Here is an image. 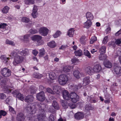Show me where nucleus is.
Returning <instances> with one entry per match:
<instances>
[{
	"instance_id": "bf43d9fd",
	"label": "nucleus",
	"mask_w": 121,
	"mask_h": 121,
	"mask_svg": "<svg viewBox=\"0 0 121 121\" xmlns=\"http://www.w3.org/2000/svg\"><path fill=\"white\" fill-rule=\"evenodd\" d=\"M49 121H54V118L52 115H51L49 117Z\"/></svg>"
},
{
	"instance_id": "6e6552de",
	"label": "nucleus",
	"mask_w": 121,
	"mask_h": 121,
	"mask_svg": "<svg viewBox=\"0 0 121 121\" xmlns=\"http://www.w3.org/2000/svg\"><path fill=\"white\" fill-rule=\"evenodd\" d=\"M62 93L63 97L65 99L68 100L70 99V94H69L67 91L64 90Z\"/></svg>"
},
{
	"instance_id": "603ef678",
	"label": "nucleus",
	"mask_w": 121,
	"mask_h": 121,
	"mask_svg": "<svg viewBox=\"0 0 121 121\" xmlns=\"http://www.w3.org/2000/svg\"><path fill=\"white\" fill-rule=\"evenodd\" d=\"M108 37L106 36L105 37L103 41V43L104 44H106L108 41Z\"/></svg>"
},
{
	"instance_id": "69168bd1",
	"label": "nucleus",
	"mask_w": 121,
	"mask_h": 121,
	"mask_svg": "<svg viewBox=\"0 0 121 121\" xmlns=\"http://www.w3.org/2000/svg\"><path fill=\"white\" fill-rule=\"evenodd\" d=\"M66 48V46L62 45L61 46V47H60L59 48L60 49H62L64 50Z\"/></svg>"
},
{
	"instance_id": "3c124183",
	"label": "nucleus",
	"mask_w": 121,
	"mask_h": 121,
	"mask_svg": "<svg viewBox=\"0 0 121 121\" xmlns=\"http://www.w3.org/2000/svg\"><path fill=\"white\" fill-rule=\"evenodd\" d=\"M7 114V112L4 111L3 110H0V114L2 116H5Z\"/></svg>"
},
{
	"instance_id": "6e6d98bb",
	"label": "nucleus",
	"mask_w": 121,
	"mask_h": 121,
	"mask_svg": "<svg viewBox=\"0 0 121 121\" xmlns=\"http://www.w3.org/2000/svg\"><path fill=\"white\" fill-rule=\"evenodd\" d=\"M115 43L117 45H119L121 43V39H116L115 41Z\"/></svg>"
},
{
	"instance_id": "a18cd8bd",
	"label": "nucleus",
	"mask_w": 121,
	"mask_h": 121,
	"mask_svg": "<svg viewBox=\"0 0 121 121\" xmlns=\"http://www.w3.org/2000/svg\"><path fill=\"white\" fill-rule=\"evenodd\" d=\"M30 33L31 34H35L37 33L38 30L37 29H31L29 31Z\"/></svg>"
},
{
	"instance_id": "cd10ccee",
	"label": "nucleus",
	"mask_w": 121,
	"mask_h": 121,
	"mask_svg": "<svg viewBox=\"0 0 121 121\" xmlns=\"http://www.w3.org/2000/svg\"><path fill=\"white\" fill-rule=\"evenodd\" d=\"M86 37L85 36H82L80 38V42L82 44L85 45L86 44Z\"/></svg>"
},
{
	"instance_id": "774afa93",
	"label": "nucleus",
	"mask_w": 121,
	"mask_h": 121,
	"mask_svg": "<svg viewBox=\"0 0 121 121\" xmlns=\"http://www.w3.org/2000/svg\"><path fill=\"white\" fill-rule=\"evenodd\" d=\"M19 38L22 41H24L23 36H20L19 37Z\"/></svg>"
},
{
	"instance_id": "8fccbe9b",
	"label": "nucleus",
	"mask_w": 121,
	"mask_h": 121,
	"mask_svg": "<svg viewBox=\"0 0 121 121\" xmlns=\"http://www.w3.org/2000/svg\"><path fill=\"white\" fill-rule=\"evenodd\" d=\"M6 96L5 94L3 93L0 94V99H4L6 98Z\"/></svg>"
},
{
	"instance_id": "e433bc0d",
	"label": "nucleus",
	"mask_w": 121,
	"mask_h": 121,
	"mask_svg": "<svg viewBox=\"0 0 121 121\" xmlns=\"http://www.w3.org/2000/svg\"><path fill=\"white\" fill-rule=\"evenodd\" d=\"M61 32L59 30H57L56 32L54 34L53 36L54 38H56L60 36L61 34Z\"/></svg>"
},
{
	"instance_id": "4d7b16f0",
	"label": "nucleus",
	"mask_w": 121,
	"mask_h": 121,
	"mask_svg": "<svg viewBox=\"0 0 121 121\" xmlns=\"http://www.w3.org/2000/svg\"><path fill=\"white\" fill-rule=\"evenodd\" d=\"M9 110L10 112L12 113H14L15 112L14 109L11 106H9Z\"/></svg>"
},
{
	"instance_id": "0eeeda50",
	"label": "nucleus",
	"mask_w": 121,
	"mask_h": 121,
	"mask_svg": "<svg viewBox=\"0 0 121 121\" xmlns=\"http://www.w3.org/2000/svg\"><path fill=\"white\" fill-rule=\"evenodd\" d=\"M36 97L37 99L41 102L43 101L45 99L44 93L43 91L38 93L36 95Z\"/></svg>"
},
{
	"instance_id": "f3484780",
	"label": "nucleus",
	"mask_w": 121,
	"mask_h": 121,
	"mask_svg": "<svg viewBox=\"0 0 121 121\" xmlns=\"http://www.w3.org/2000/svg\"><path fill=\"white\" fill-rule=\"evenodd\" d=\"M18 54H20L21 55L25 56L28 54L29 53V51L27 49H26L20 52L17 51Z\"/></svg>"
},
{
	"instance_id": "f704fd0d",
	"label": "nucleus",
	"mask_w": 121,
	"mask_h": 121,
	"mask_svg": "<svg viewBox=\"0 0 121 121\" xmlns=\"http://www.w3.org/2000/svg\"><path fill=\"white\" fill-rule=\"evenodd\" d=\"M24 2L26 4H33L35 3L34 0H25Z\"/></svg>"
},
{
	"instance_id": "338daca9",
	"label": "nucleus",
	"mask_w": 121,
	"mask_h": 121,
	"mask_svg": "<svg viewBox=\"0 0 121 121\" xmlns=\"http://www.w3.org/2000/svg\"><path fill=\"white\" fill-rule=\"evenodd\" d=\"M43 105H40L39 106V109L40 110H42V112H43L44 111L43 108H42L41 107H42V106Z\"/></svg>"
},
{
	"instance_id": "ddd939ff",
	"label": "nucleus",
	"mask_w": 121,
	"mask_h": 121,
	"mask_svg": "<svg viewBox=\"0 0 121 121\" xmlns=\"http://www.w3.org/2000/svg\"><path fill=\"white\" fill-rule=\"evenodd\" d=\"M94 72H99L102 69L101 65L99 64L95 65L93 68Z\"/></svg>"
},
{
	"instance_id": "9b49d317",
	"label": "nucleus",
	"mask_w": 121,
	"mask_h": 121,
	"mask_svg": "<svg viewBox=\"0 0 121 121\" xmlns=\"http://www.w3.org/2000/svg\"><path fill=\"white\" fill-rule=\"evenodd\" d=\"M84 117V115L83 113L79 112L75 114V117L77 120H80L83 118Z\"/></svg>"
},
{
	"instance_id": "49530a36",
	"label": "nucleus",
	"mask_w": 121,
	"mask_h": 121,
	"mask_svg": "<svg viewBox=\"0 0 121 121\" xmlns=\"http://www.w3.org/2000/svg\"><path fill=\"white\" fill-rule=\"evenodd\" d=\"M97 40V38L95 36H93L91 38L90 43V44H92L93 43L95 42Z\"/></svg>"
},
{
	"instance_id": "39448f33",
	"label": "nucleus",
	"mask_w": 121,
	"mask_h": 121,
	"mask_svg": "<svg viewBox=\"0 0 121 121\" xmlns=\"http://www.w3.org/2000/svg\"><path fill=\"white\" fill-rule=\"evenodd\" d=\"M70 99L74 103H76L79 101V96L75 93L71 92L70 93Z\"/></svg>"
},
{
	"instance_id": "2f4dec72",
	"label": "nucleus",
	"mask_w": 121,
	"mask_h": 121,
	"mask_svg": "<svg viewBox=\"0 0 121 121\" xmlns=\"http://www.w3.org/2000/svg\"><path fill=\"white\" fill-rule=\"evenodd\" d=\"M105 66L108 68H111L112 67V63L109 61H106L104 62Z\"/></svg>"
},
{
	"instance_id": "f257e3e1",
	"label": "nucleus",
	"mask_w": 121,
	"mask_h": 121,
	"mask_svg": "<svg viewBox=\"0 0 121 121\" xmlns=\"http://www.w3.org/2000/svg\"><path fill=\"white\" fill-rule=\"evenodd\" d=\"M25 110L27 112H29V115L27 116L29 120H34V121H44L46 118V116L43 114H40L38 115L37 116H35L32 115V114L35 112L36 110V107L35 106L31 107L30 105H28Z\"/></svg>"
},
{
	"instance_id": "72a5a7b5",
	"label": "nucleus",
	"mask_w": 121,
	"mask_h": 121,
	"mask_svg": "<svg viewBox=\"0 0 121 121\" xmlns=\"http://www.w3.org/2000/svg\"><path fill=\"white\" fill-rule=\"evenodd\" d=\"M33 76L35 78H40L42 77L43 75L40 73H35L33 74Z\"/></svg>"
},
{
	"instance_id": "58836bf2",
	"label": "nucleus",
	"mask_w": 121,
	"mask_h": 121,
	"mask_svg": "<svg viewBox=\"0 0 121 121\" xmlns=\"http://www.w3.org/2000/svg\"><path fill=\"white\" fill-rule=\"evenodd\" d=\"M61 104L62 106L65 108H67L69 105V104L67 103L66 101L64 100L62 101Z\"/></svg>"
},
{
	"instance_id": "9d476101",
	"label": "nucleus",
	"mask_w": 121,
	"mask_h": 121,
	"mask_svg": "<svg viewBox=\"0 0 121 121\" xmlns=\"http://www.w3.org/2000/svg\"><path fill=\"white\" fill-rule=\"evenodd\" d=\"M37 10L38 9L37 6L35 5H34L32 10V12L31 13V15L34 18H36L38 16Z\"/></svg>"
},
{
	"instance_id": "f03ea898",
	"label": "nucleus",
	"mask_w": 121,
	"mask_h": 121,
	"mask_svg": "<svg viewBox=\"0 0 121 121\" xmlns=\"http://www.w3.org/2000/svg\"><path fill=\"white\" fill-rule=\"evenodd\" d=\"M17 50H15L13 52L10 54V56L12 58H14L13 64L16 66L22 62L23 58L22 56H19Z\"/></svg>"
},
{
	"instance_id": "6ab92c4d",
	"label": "nucleus",
	"mask_w": 121,
	"mask_h": 121,
	"mask_svg": "<svg viewBox=\"0 0 121 121\" xmlns=\"http://www.w3.org/2000/svg\"><path fill=\"white\" fill-rule=\"evenodd\" d=\"M90 82V77H86L83 79V86H85L88 84Z\"/></svg>"
},
{
	"instance_id": "052dcab7",
	"label": "nucleus",
	"mask_w": 121,
	"mask_h": 121,
	"mask_svg": "<svg viewBox=\"0 0 121 121\" xmlns=\"http://www.w3.org/2000/svg\"><path fill=\"white\" fill-rule=\"evenodd\" d=\"M71 60L73 63H75L76 62L78 61V60L77 58H74L73 59H72Z\"/></svg>"
},
{
	"instance_id": "a878e982",
	"label": "nucleus",
	"mask_w": 121,
	"mask_h": 121,
	"mask_svg": "<svg viewBox=\"0 0 121 121\" xmlns=\"http://www.w3.org/2000/svg\"><path fill=\"white\" fill-rule=\"evenodd\" d=\"M16 97L22 101H23L24 100V95L20 93H19L17 94Z\"/></svg>"
},
{
	"instance_id": "a19ab883",
	"label": "nucleus",
	"mask_w": 121,
	"mask_h": 121,
	"mask_svg": "<svg viewBox=\"0 0 121 121\" xmlns=\"http://www.w3.org/2000/svg\"><path fill=\"white\" fill-rule=\"evenodd\" d=\"M45 53V52L43 48L40 49L39 50V56L40 57H42L44 55Z\"/></svg>"
},
{
	"instance_id": "aec40b11",
	"label": "nucleus",
	"mask_w": 121,
	"mask_h": 121,
	"mask_svg": "<svg viewBox=\"0 0 121 121\" xmlns=\"http://www.w3.org/2000/svg\"><path fill=\"white\" fill-rule=\"evenodd\" d=\"M53 91L55 94H58L60 93L59 90L60 89V87L57 85H55L53 86Z\"/></svg>"
},
{
	"instance_id": "412c9836",
	"label": "nucleus",
	"mask_w": 121,
	"mask_h": 121,
	"mask_svg": "<svg viewBox=\"0 0 121 121\" xmlns=\"http://www.w3.org/2000/svg\"><path fill=\"white\" fill-rule=\"evenodd\" d=\"M91 21L89 20H87L84 23V27L88 28L91 27L92 25Z\"/></svg>"
},
{
	"instance_id": "c9c22d12",
	"label": "nucleus",
	"mask_w": 121,
	"mask_h": 121,
	"mask_svg": "<svg viewBox=\"0 0 121 121\" xmlns=\"http://www.w3.org/2000/svg\"><path fill=\"white\" fill-rule=\"evenodd\" d=\"M52 105L55 109H58L59 108V106L57 103L55 101H53Z\"/></svg>"
},
{
	"instance_id": "0e129e2a",
	"label": "nucleus",
	"mask_w": 121,
	"mask_h": 121,
	"mask_svg": "<svg viewBox=\"0 0 121 121\" xmlns=\"http://www.w3.org/2000/svg\"><path fill=\"white\" fill-rule=\"evenodd\" d=\"M111 28L110 27H109L107 28L106 30V31L107 32V33H108L110 32L111 31Z\"/></svg>"
},
{
	"instance_id": "c03bdc74",
	"label": "nucleus",
	"mask_w": 121,
	"mask_h": 121,
	"mask_svg": "<svg viewBox=\"0 0 121 121\" xmlns=\"http://www.w3.org/2000/svg\"><path fill=\"white\" fill-rule=\"evenodd\" d=\"M6 43L7 44H9L12 46H14L15 44V43L13 41H10L8 39L6 40Z\"/></svg>"
},
{
	"instance_id": "f8f14e48",
	"label": "nucleus",
	"mask_w": 121,
	"mask_h": 121,
	"mask_svg": "<svg viewBox=\"0 0 121 121\" xmlns=\"http://www.w3.org/2000/svg\"><path fill=\"white\" fill-rule=\"evenodd\" d=\"M25 119V116L22 113L18 114L17 117V121H24Z\"/></svg>"
},
{
	"instance_id": "2eb2a0df",
	"label": "nucleus",
	"mask_w": 121,
	"mask_h": 121,
	"mask_svg": "<svg viewBox=\"0 0 121 121\" xmlns=\"http://www.w3.org/2000/svg\"><path fill=\"white\" fill-rule=\"evenodd\" d=\"M73 67L69 65L64 66L62 69L63 71L65 72H68L72 70Z\"/></svg>"
},
{
	"instance_id": "de8ad7c7",
	"label": "nucleus",
	"mask_w": 121,
	"mask_h": 121,
	"mask_svg": "<svg viewBox=\"0 0 121 121\" xmlns=\"http://www.w3.org/2000/svg\"><path fill=\"white\" fill-rule=\"evenodd\" d=\"M22 21L26 23H27L30 21L29 19L26 17H24L22 18Z\"/></svg>"
},
{
	"instance_id": "ea45409f",
	"label": "nucleus",
	"mask_w": 121,
	"mask_h": 121,
	"mask_svg": "<svg viewBox=\"0 0 121 121\" xmlns=\"http://www.w3.org/2000/svg\"><path fill=\"white\" fill-rule=\"evenodd\" d=\"M107 58V56L105 54H101L99 55V58L101 60H102L105 59Z\"/></svg>"
},
{
	"instance_id": "7ed1b4c3",
	"label": "nucleus",
	"mask_w": 121,
	"mask_h": 121,
	"mask_svg": "<svg viewBox=\"0 0 121 121\" xmlns=\"http://www.w3.org/2000/svg\"><path fill=\"white\" fill-rule=\"evenodd\" d=\"M68 80L67 76L65 74L60 75L58 78L59 83L61 85H64L66 84Z\"/></svg>"
},
{
	"instance_id": "680f3d73",
	"label": "nucleus",
	"mask_w": 121,
	"mask_h": 121,
	"mask_svg": "<svg viewBox=\"0 0 121 121\" xmlns=\"http://www.w3.org/2000/svg\"><path fill=\"white\" fill-rule=\"evenodd\" d=\"M38 53V52L36 50H34L33 51L32 53L35 56H36Z\"/></svg>"
},
{
	"instance_id": "37998d69",
	"label": "nucleus",
	"mask_w": 121,
	"mask_h": 121,
	"mask_svg": "<svg viewBox=\"0 0 121 121\" xmlns=\"http://www.w3.org/2000/svg\"><path fill=\"white\" fill-rule=\"evenodd\" d=\"M9 8L7 6L5 7L2 9V11L3 13H6L8 12L9 10Z\"/></svg>"
},
{
	"instance_id": "e2e57ef3",
	"label": "nucleus",
	"mask_w": 121,
	"mask_h": 121,
	"mask_svg": "<svg viewBox=\"0 0 121 121\" xmlns=\"http://www.w3.org/2000/svg\"><path fill=\"white\" fill-rule=\"evenodd\" d=\"M121 33V30H120L118 31L115 34V35L116 36H118L120 35Z\"/></svg>"
},
{
	"instance_id": "c756f323",
	"label": "nucleus",
	"mask_w": 121,
	"mask_h": 121,
	"mask_svg": "<svg viewBox=\"0 0 121 121\" xmlns=\"http://www.w3.org/2000/svg\"><path fill=\"white\" fill-rule=\"evenodd\" d=\"M3 91L5 93L7 94L9 93L11 91V90L10 89V87L5 86L3 89Z\"/></svg>"
},
{
	"instance_id": "7c9ffc66",
	"label": "nucleus",
	"mask_w": 121,
	"mask_h": 121,
	"mask_svg": "<svg viewBox=\"0 0 121 121\" xmlns=\"http://www.w3.org/2000/svg\"><path fill=\"white\" fill-rule=\"evenodd\" d=\"M9 58L7 57L4 55H2L0 57V59L2 60L4 63H7L9 60Z\"/></svg>"
},
{
	"instance_id": "79ce46f5",
	"label": "nucleus",
	"mask_w": 121,
	"mask_h": 121,
	"mask_svg": "<svg viewBox=\"0 0 121 121\" xmlns=\"http://www.w3.org/2000/svg\"><path fill=\"white\" fill-rule=\"evenodd\" d=\"M7 26L6 24L4 23H2L0 24V29H2L5 30Z\"/></svg>"
},
{
	"instance_id": "dca6fc26",
	"label": "nucleus",
	"mask_w": 121,
	"mask_h": 121,
	"mask_svg": "<svg viewBox=\"0 0 121 121\" xmlns=\"http://www.w3.org/2000/svg\"><path fill=\"white\" fill-rule=\"evenodd\" d=\"M42 37L38 35H35L31 37V39L34 41H37V42L41 39Z\"/></svg>"
},
{
	"instance_id": "13d9d810",
	"label": "nucleus",
	"mask_w": 121,
	"mask_h": 121,
	"mask_svg": "<svg viewBox=\"0 0 121 121\" xmlns=\"http://www.w3.org/2000/svg\"><path fill=\"white\" fill-rule=\"evenodd\" d=\"M69 105L70 107L72 108H74L76 107V106L75 104L73 103H71L69 104L68 105Z\"/></svg>"
},
{
	"instance_id": "a211bd4d",
	"label": "nucleus",
	"mask_w": 121,
	"mask_h": 121,
	"mask_svg": "<svg viewBox=\"0 0 121 121\" xmlns=\"http://www.w3.org/2000/svg\"><path fill=\"white\" fill-rule=\"evenodd\" d=\"M73 75L74 77L77 78H79L82 75V74L79 72L78 71H74Z\"/></svg>"
},
{
	"instance_id": "b1692460",
	"label": "nucleus",
	"mask_w": 121,
	"mask_h": 121,
	"mask_svg": "<svg viewBox=\"0 0 121 121\" xmlns=\"http://www.w3.org/2000/svg\"><path fill=\"white\" fill-rule=\"evenodd\" d=\"M75 30L73 28L70 29L68 31L67 35L70 37H72L73 36Z\"/></svg>"
},
{
	"instance_id": "4c0bfd02",
	"label": "nucleus",
	"mask_w": 121,
	"mask_h": 121,
	"mask_svg": "<svg viewBox=\"0 0 121 121\" xmlns=\"http://www.w3.org/2000/svg\"><path fill=\"white\" fill-rule=\"evenodd\" d=\"M84 55L87 56L88 58H90L91 57V54L87 50L84 49Z\"/></svg>"
},
{
	"instance_id": "5fc2aeb1",
	"label": "nucleus",
	"mask_w": 121,
	"mask_h": 121,
	"mask_svg": "<svg viewBox=\"0 0 121 121\" xmlns=\"http://www.w3.org/2000/svg\"><path fill=\"white\" fill-rule=\"evenodd\" d=\"M30 35H25L23 36L24 41H28V39L30 37Z\"/></svg>"
},
{
	"instance_id": "4468645a",
	"label": "nucleus",
	"mask_w": 121,
	"mask_h": 121,
	"mask_svg": "<svg viewBox=\"0 0 121 121\" xmlns=\"http://www.w3.org/2000/svg\"><path fill=\"white\" fill-rule=\"evenodd\" d=\"M34 99V97L32 95H28L26 97L24 100L26 102L29 103L32 102L33 100Z\"/></svg>"
},
{
	"instance_id": "864d4df0",
	"label": "nucleus",
	"mask_w": 121,
	"mask_h": 121,
	"mask_svg": "<svg viewBox=\"0 0 121 121\" xmlns=\"http://www.w3.org/2000/svg\"><path fill=\"white\" fill-rule=\"evenodd\" d=\"M47 92L49 93L52 94H55V93L53 91H52L51 89L49 88H47Z\"/></svg>"
},
{
	"instance_id": "5701e85b",
	"label": "nucleus",
	"mask_w": 121,
	"mask_h": 121,
	"mask_svg": "<svg viewBox=\"0 0 121 121\" xmlns=\"http://www.w3.org/2000/svg\"><path fill=\"white\" fill-rule=\"evenodd\" d=\"M49 77L51 79L50 81L55 80L56 78V76L55 73L52 72L50 73Z\"/></svg>"
},
{
	"instance_id": "09e8293b",
	"label": "nucleus",
	"mask_w": 121,
	"mask_h": 121,
	"mask_svg": "<svg viewBox=\"0 0 121 121\" xmlns=\"http://www.w3.org/2000/svg\"><path fill=\"white\" fill-rule=\"evenodd\" d=\"M36 43L38 46H40L43 44L44 42L43 40L41 39L40 41H38Z\"/></svg>"
},
{
	"instance_id": "423d86ee",
	"label": "nucleus",
	"mask_w": 121,
	"mask_h": 121,
	"mask_svg": "<svg viewBox=\"0 0 121 121\" xmlns=\"http://www.w3.org/2000/svg\"><path fill=\"white\" fill-rule=\"evenodd\" d=\"M1 73L5 77L10 76L11 75V71L7 68H5L1 69Z\"/></svg>"
},
{
	"instance_id": "1a4fd4ad",
	"label": "nucleus",
	"mask_w": 121,
	"mask_h": 121,
	"mask_svg": "<svg viewBox=\"0 0 121 121\" xmlns=\"http://www.w3.org/2000/svg\"><path fill=\"white\" fill-rule=\"evenodd\" d=\"M113 70L117 77L121 75V68L118 66H115L114 67Z\"/></svg>"
},
{
	"instance_id": "393cba45",
	"label": "nucleus",
	"mask_w": 121,
	"mask_h": 121,
	"mask_svg": "<svg viewBox=\"0 0 121 121\" xmlns=\"http://www.w3.org/2000/svg\"><path fill=\"white\" fill-rule=\"evenodd\" d=\"M85 71L86 72L90 74H92L94 72L93 69L90 67L86 68Z\"/></svg>"
},
{
	"instance_id": "4be33fe9",
	"label": "nucleus",
	"mask_w": 121,
	"mask_h": 121,
	"mask_svg": "<svg viewBox=\"0 0 121 121\" xmlns=\"http://www.w3.org/2000/svg\"><path fill=\"white\" fill-rule=\"evenodd\" d=\"M86 17L87 20H91L93 18V16L92 14L89 12H88L86 14Z\"/></svg>"
},
{
	"instance_id": "c85d7f7f",
	"label": "nucleus",
	"mask_w": 121,
	"mask_h": 121,
	"mask_svg": "<svg viewBox=\"0 0 121 121\" xmlns=\"http://www.w3.org/2000/svg\"><path fill=\"white\" fill-rule=\"evenodd\" d=\"M106 49V48L105 46H102L99 48V52L101 54H103L105 53Z\"/></svg>"
},
{
	"instance_id": "473e14b6",
	"label": "nucleus",
	"mask_w": 121,
	"mask_h": 121,
	"mask_svg": "<svg viewBox=\"0 0 121 121\" xmlns=\"http://www.w3.org/2000/svg\"><path fill=\"white\" fill-rule=\"evenodd\" d=\"M74 53L76 56H81L82 55V52L81 50L75 51Z\"/></svg>"
},
{
	"instance_id": "bb28decb",
	"label": "nucleus",
	"mask_w": 121,
	"mask_h": 121,
	"mask_svg": "<svg viewBox=\"0 0 121 121\" xmlns=\"http://www.w3.org/2000/svg\"><path fill=\"white\" fill-rule=\"evenodd\" d=\"M48 45L51 48H54L56 46V44L55 41H52L48 43Z\"/></svg>"
},
{
	"instance_id": "20e7f679",
	"label": "nucleus",
	"mask_w": 121,
	"mask_h": 121,
	"mask_svg": "<svg viewBox=\"0 0 121 121\" xmlns=\"http://www.w3.org/2000/svg\"><path fill=\"white\" fill-rule=\"evenodd\" d=\"M39 34L42 35L46 36L47 35L50 30L47 27H42L40 28L38 30Z\"/></svg>"
}]
</instances>
